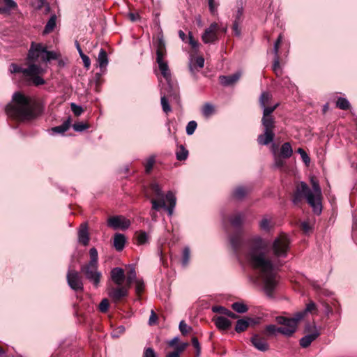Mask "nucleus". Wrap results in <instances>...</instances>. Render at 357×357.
<instances>
[{
  "instance_id": "29",
  "label": "nucleus",
  "mask_w": 357,
  "mask_h": 357,
  "mask_svg": "<svg viewBox=\"0 0 357 357\" xmlns=\"http://www.w3.org/2000/svg\"><path fill=\"white\" fill-rule=\"evenodd\" d=\"M98 66L101 69L105 68L108 65V56L107 52L103 49L101 48L98 56L97 59Z\"/></svg>"
},
{
  "instance_id": "16",
  "label": "nucleus",
  "mask_w": 357,
  "mask_h": 357,
  "mask_svg": "<svg viewBox=\"0 0 357 357\" xmlns=\"http://www.w3.org/2000/svg\"><path fill=\"white\" fill-rule=\"evenodd\" d=\"M218 24L216 22L211 24L210 26L205 29L202 36V41L204 43H213L218 40L217 31Z\"/></svg>"
},
{
  "instance_id": "20",
  "label": "nucleus",
  "mask_w": 357,
  "mask_h": 357,
  "mask_svg": "<svg viewBox=\"0 0 357 357\" xmlns=\"http://www.w3.org/2000/svg\"><path fill=\"white\" fill-rule=\"evenodd\" d=\"M241 73L236 72L229 75H220L219 77V81L222 86H228L233 85L240 79Z\"/></svg>"
},
{
  "instance_id": "34",
  "label": "nucleus",
  "mask_w": 357,
  "mask_h": 357,
  "mask_svg": "<svg viewBox=\"0 0 357 357\" xmlns=\"http://www.w3.org/2000/svg\"><path fill=\"white\" fill-rule=\"evenodd\" d=\"M56 15L55 14H53L51 15L49 20L47 21V22L44 28L43 33L47 34V33L52 32L56 27Z\"/></svg>"
},
{
  "instance_id": "40",
  "label": "nucleus",
  "mask_w": 357,
  "mask_h": 357,
  "mask_svg": "<svg viewBox=\"0 0 357 357\" xmlns=\"http://www.w3.org/2000/svg\"><path fill=\"white\" fill-rule=\"evenodd\" d=\"M336 107L342 110L349 109L351 107L349 100L342 97H339L336 101Z\"/></svg>"
},
{
  "instance_id": "7",
  "label": "nucleus",
  "mask_w": 357,
  "mask_h": 357,
  "mask_svg": "<svg viewBox=\"0 0 357 357\" xmlns=\"http://www.w3.org/2000/svg\"><path fill=\"white\" fill-rule=\"evenodd\" d=\"M165 200L168 203L167 205L165 204V200L158 202L157 199H152L151 203L152 204V210L160 211L161 208L167 210L168 215L172 216L173 215L176 204V197L175 194L169 190L165 194Z\"/></svg>"
},
{
  "instance_id": "14",
  "label": "nucleus",
  "mask_w": 357,
  "mask_h": 357,
  "mask_svg": "<svg viewBox=\"0 0 357 357\" xmlns=\"http://www.w3.org/2000/svg\"><path fill=\"white\" fill-rule=\"evenodd\" d=\"M107 225L114 229H127L130 225V221L121 215H115L109 218L107 220Z\"/></svg>"
},
{
  "instance_id": "52",
  "label": "nucleus",
  "mask_w": 357,
  "mask_h": 357,
  "mask_svg": "<svg viewBox=\"0 0 357 357\" xmlns=\"http://www.w3.org/2000/svg\"><path fill=\"white\" fill-rule=\"evenodd\" d=\"M297 153L301 155V157L304 163L308 165L309 163L310 162V158L307 153L304 151V149H303L302 148H298L297 150Z\"/></svg>"
},
{
  "instance_id": "45",
  "label": "nucleus",
  "mask_w": 357,
  "mask_h": 357,
  "mask_svg": "<svg viewBox=\"0 0 357 357\" xmlns=\"http://www.w3.org/2000/svg\"><path fill=\"white\" fill-rule=\"evenodd\" d=\"M188 346V342H181L173 347L174 350L172 352L173 354H176L178 357H180V355L185 350Z\"/></svg>"
},
{
  "instance_id": "33",
  "label": "nucleus",
  "mask_w": 357,
  "mask_h": 357,
  "mask_svg": "<svg viewBox=\"0 0 357 357\" xmlns=\"http://www.w3.org/2000/svg\"><path fill=\"white\" fill-rule=\"evenodd\" d=\"M195 66L199 68H202L204 66V59L202 56H199L196 59L195 63H190L189 70L193 76H195L196 70L198 71V70L196 69Z\"/></svg>"
},
{
  "instance_id": "10",
  "label": "nucleus",
  "mask_w": 357,
  "mask_h": 357,
  "mask_svg": "<svg viewBox=\"0 0 357 357\" xmlns=\"http://www.w3.org/2000/svg\"><path fill=\"white\" fill-rule=\"evenodd\" d=\"M66 280L71 289L76 292L84 291V281L80 273L75 269L68 268L66 274Z\"/></svg>"
},
{
  "instance_id": "35",
  "label": "nucleus",
  "mask_w": 357,
  "mask_h": 357,
  "mask_svg": "<svg viewBox=\"0 0 357 357\" xmlns=\"http://www.w3.org/2000/svg\"><path fill=\"white\" fill-rule=\"evenodd\" d=\"M248 190L245 187L238 186L233 190L232 197L237 200H241L246 196Z\"/></svg>"
},
{
  "instance_id": "46",
  "label": "nucleus",
  "mask_w": 357,
  "mask_h": 357,
  "mask_svg": "<svg viewBox=\"0 0 357 357\" xmlns=\"http://www.w3.org/2000/svg\"><path fill=\"white\" fill-rule=\"evenodd\" d=\"M197 126V123L195 121H190L188 123L185 128L186 134L188 135H192Z\"/></svg>"
},
{
  "instance_id": "51",
  "label": "nucleus",
  "mask_w": 357,
  "mask_h": 357,
  "mask_svg": "<svg viewBox=\"0 0 357 357\" xmlns=\"http://www.w3.org/2000/svg\"><path fill=\"white\" fill-rule=\"evenodd\" d=\"M135 283V291L137 294L139 295L144 289V283L142 279H137L135 281H134Z\"/></svg>"
},
{
  "instance_id": "2",
  "label": "nucleus",
  "mask_w": 357,
  "mask_h": 357,
  "mask_svg": "<svg viewBox=\"0 0 357 357\" xmlns=\"http://www.w3.org/2000/svg\"><path fill=\"white\" fill-rule=\"evenodd\" d=\"M312 190L305 182L301 181L296 188L291 201L294 205H298L303 198H305L314 214L319 215L323 210L321 189L317 181L312 180Z\"/></svg>"
},
{
  "instance_id": "39",
  "label": "nucleus",
  "mask_w": 357,
  "mask_h": 357,
  "mask_svg": "<svg viewBox=\"0 0 357 357\" xmlns=\"http://www.w3.org/2000/svg\"><path fill=\"white\" fill-rule=\"evenodd\" d=\"M231 308L237 313H245L248 310V307L243 302H235L232 303Z\"/></svg>"
},
{
  "instance_id": "43",
  "label": "nucleus",
  "mask_w": 357,
  "mask_h": 357,
  "mask_svg": "<svg viewBox=\"0 0 357 357\" xmlns=\"http://www.w3.org/2000/svg\"><path fill=\"white\" fill-rule=\"evenodd\" d=\"M137 241L139 245H144L149 242V236L144 231H140L137 235Z\"/></svg>"
},
{
  "instance_id": "55",
  "label": "nucleus",
  "mask_w": 357,
  "mask_h": 357,
  "mask_svg": "<svg viewBox=\"0 0 357 357\" xmlns=\"http://www.w3.org/2000/svg\"><path fill=\"white\" fill-rule=\"evenodd\" d=\"M155 163V157L154 156H150L147 160L146 163L145 165V171L146 173H149L151 169H153V165Z\"/></svg>"
},
{
  "instance_id": "58",
  "label": "nucleus",
  "mask_w": 357,
  "mask_h": 357,
  "mask_svg": "<svg viewBox=\"0 0 357 357\" xmlns=\"http://www.w3.org/2000/svg\"><path fill=\"white\" fill-rule=\"evenodd\" d=\"M243 14V3H241L240 6H238L237 8L236 13L235 15V20L234 22H241Z\"/></svg>"
},
{
  "instance_id": "42",
  "label": "nucleus",
  "mask_w": 357,
  "mask_h": 357,
  "mask_svg": "<svg viewBox=\"0 0 357 357\" xmlns=\"http://www.w3.org/2000/svg\"><path fill=\"white\" fill-rule=\"evenodd\" d=\"M179 149L176 153V159L179 161L185 160L188 156V151L183 145H181Z\"/></svg>"
},
{
  "instance_id": "59",
  "label": "nucleus",
  "mask_w": 357,
  "mask_h": 357,
  "mask_svg": "<svg viewBox=\"0 0 357 357\" xmlns=\"http://www.w3.org/2000/svg\"><path fill=\"white\" fill-rule=\"evenodd\" d=\"M192 344L196 349V357H199L201 353V346L198 339L196 337L192 338Z\"/></svg>"
},
{
  "instance_id": "19",
  "label": "nucleus",
  "mask_w": 357,
  "mask_h": 357,
  "mask_svg": "<svg viewBox=\"0 0 357 357\" xmlns=\"http://www.w3.org/2000/svg\"><path fill=\"white\" fill-rule=\"evenodd\" d=\"M110 277L112 282L116 285L120 286L123 284L126 280V275L124 270L120 267H115L110 271Z\"/></svg>"
},
{
  "instance_id": "47",
  "label": "nucleus",
  "mask_w": 357,
  "mask_h": 357,
  "mask_svg": "<svg viewBox=\"0 0 357 357\" xmlns=\"http://www.w3.org/2000/svg\"><path fill=\"white\" fill-rule=\"evenodd\" d=\"M89 128V125L83 122L75 123L73 128L75 132H82Z\"/></svg>"
},
{
  "instance_id": "41",
  "label": "nucleus",
  "mask_w": 357,
  "mask_h": 357,
  "mask_svg": "<svg viewBox=\"0 0 357 357\" xmlns=\"http://www.w3.org/2000/svg\"><path fill=\"white\" fill-rule=\"evenodd\" d=\"M190 257V248L186 246L183 250L182 253V259H181V264L183 267L187 266L189 263Z\"/></svg>"
},
{
  "instance_id": "23",
  "label": "nucleus",
  "mask_w": 357,
  "mask_h": 357,
  "mask_svg": "<svg viewBox=\"0 0 357 357\" xmlns=\"http://www.w3.org/2000/svg\"><path fill=\"white\" fill-rule=\"evenodd\" d=\"M245 219V214L243 212H237L229 218V222L236 229H241Z\"/></svg>"
},
{
  "instance_id": "63",
  "label": "nucleus",
  "mask_w": 357,
  "mask_h": 357,
  "mask_svg": "<svg viewBox=\"0 0 357 357\" xmlns=\"http://www.w3.org/2000/svg\"><path fill=\"white\" fill-rule=\"evenodd\" d=\"M301 227L305 234H307L312 230V227L307 222H301Z\"/></svg>"
},
{
  "instance_id": "48",
  "label": "nucleus",
  "mask_w": 357,
  "mask_h": 357,
  "mask_svg": "<svg viewBox=\"0 0 357 357\" xmlns=\"http://www.w3.org/2000/svg\"><path fill=\"white\" fill-rule=\"evenodd\" d=\"M178 328L181 334L183 335L188 334L192 329L191 326L187 325L184 320L180 321Z\"/></svg>"
},
{
  "instance_id": "64",
  "label": "nucleus",
  "mask_w": 357,
  "mask_h": 357,
  "mask_svg": "<svg viewBox=\"0 0 357 357\" xmlns=\"http://www.w3.org/2000/svg\"><path fill=\"white\" fill-rule=\"evenodd\" d=\"M81 59L83 61V63H84V66L89 69L90 66H91V60H90V58L86 55L85 54H82L81 55Z\"/></svg>"
},
{
  "instance_id": "61",
  "label": "nucleus",
  "mask_w": 357,
  "mask_h": 357,
  "mask_svg": "<svg viewBox=\"0 0 357 357\" xmlns=\"http://www.w3.org/2000/svg\"><path fill=\"white\" fill-rule=\"evenodd\" d=\"M211 310L213 312L225 314L227 309L221 305H214L212 307Z\"/></svg>"
},
{
  "instance_id": "21",
  "label": "nucleus",
  "mask_w": 357,
  "mask_h": 357,
  "mask_svg": "<svg viewBox=\"0 0 357 357\" xmlns=\"http://www.w3.org/2000/svg\"><path fill=\"white\" fill-rule=\"evenodd\" d=\"M89 240L87 224L83 223L80 225L78 231V241L83 245H87Z\"/></svg>"
},
{
  "instance_id": "13",
  "label": "nucleus",
  "mask_w": 357,
  "mask_h": 357,
  "mask_svg": "<svg viewBox=\"0 0 357 357\" xmlns=\"http://www.w3.org/2000/svg\"><path fill=\"white\" fill-rule=\"evenodd\" d=\"M44 52L45 47L40 43H31L26 56L27 63H34L37 61L40 57L42 59V55L44 54Z\"/></svg>"
},
{
  "instance_id": "4",
  "label": "nucleus",
  "mask_w": 357,
  "mask_h": 357,
  "mask_svg": "<svg viewBox=\"0 0 357 357\" xmlns=\"http://www.w3.org/2000/svg\"><path fill=\"white\" fill-rule=\"evenodd\" d=\"M13 104H8L6 107L8 116L20 121H31L36 117L28 97L20 92H15L13 95Z\"/></svg>"
},
{
  "instance_id": "27",
  "label": "nucleus",
  "mask_w": 357,
  "mask_h": 357,
  "mask_svg": "<svg viewBox=\"0 0 357 357\" xmlns=\"http://www.w3.org/2000/svg\"><path fill=\"white\" fill-rule=\"evenodd\" d=\"M126 244V236L123 234L117 233L114 237V247L117 251L123 250Z\"/></svg>"
},
{
  "instance_id": "44",
  "label": "nucleus",
  "mask_w": 357,
  "mask_h": 357,
  "mask_svg": "<svg viewBox=\"0 0 357 357\" xmlns=\"http://www.w3.org/2000/svg\"><path fill=\"white\" fill-rule=\"evenodd\" d=\"M90 261L87 263L98 264V250L95 248H91L89 250Z\"/></svg>"
},
{
  "instance_id": "9",
  "label": "nucleus",
  "mask_w": 357,
  "mask_h": 357,
  "mask_svg": "<svg viewBox=\"0 0 357 357\" xmlns=\"http://www.w3.org/2000/svg\"><path fill=\"white\" fill-rule=\"evenodd\" d=\"M306 313L304 310L296 312L293 317L289 318L283 316H278L275 317V321L280 325L286 326L289 330L291 331V336L296 333L298 322L302 320Z\"/></svg>"
},
{
  "instance_id": "17",
  "label": "nucleus",
  "mask_w": 357,
  "mask_h": 357,
  "mask_svg": "<svg viewBox=\"0 0 357 357\" xmlns=\"http://www.w3.org/2000/svg\"><path fill=\"white\" fill-rule=\"evenodd\" d=\"M290 330H289L288 327L286 326L277 327L274 324L267 325L264 331V334L267 336H273L276 335L277 333H281L285 337H291Z\"/></svg>"
},
{
  "instance_id": "18",
  "label": "nucleus",
  "mask_w": 357,
  "mask_h": 357,
  "mask_svg": "<svg viewBox=\"0 0 357 357\" xmlns=\"http://www.w3.org/2000/svg\"><path fill=\"white\" fill-rule=\"evenodd\" d=\"M250 342L252 346L260 351L265 352L269 349L266 339L259 334H254L250 338Z\"/></svg>"
},
{
  "instance_id": "36",
  "label": "nucleus",
  "mask_w": 357,
  "mask_h": 357,
  "mask_svg": "<svg viewBox=\"0 0 357 357\" xmlns=\"http://www.w3.org/2000/svg\"><path fill=\"white\" fill-rule=\"evenodd\" d=\"M215 113V107L210 102H206L202 108V114L205 118L211 117Z\"/></svg>"
},
{
  "instance_id": "62",
  "label": "nucleus",
  "mask_w": 357,
  "mask_h": 357,
  "mask_svg": "<svg viewBox=\"0 0 357 357\" xmlns=\"http://www.w3.org/2000/svg\"><path fill=\"white\" fill-rule=\"evenodd\" d=\"M158 321V315L156 313L152 310L151 312V314L149 319V324L150 326H153L157 324Z\"/></svg>"
},
{
  "instance_id": "8",
  "label": "nucleus",
  "mask_w": 357,
  "mask_h": 357,
  "mask_svg": "<svg viewBox=\"0 0 357 357\" xmlns=\"http://www.w3.org/2000/svg\"><path fill=\"white\" fill-rule=\"evenodd\" d=\"M10 73H21L26 77H31L36 75H42L45 70L40 65L34 63H28L27 68H22L16 63H11L9 67Z\"/></svg>"
},
{
  "instance_id": "3",
  "label": "nucleus",
  "mask_w": 357,
  "mask_h": 357,
  "mask_svg": "<svg viewBox=\"0 0 357 357\" xmlns=\"http://www.w3.org/2000/svg\"><path fill=\"white\" fill-rule=\"evenodd\" d=\"M271 98L272 96L266 91L262 92L259 97V105L263 109L261 125L264 127V132L257 137V142L259 145L266 146L274 140L273 130L275 127V121L271 114L279 106V104L276 103L273 106L268 107L267 105Z\"/></svg>"
},
{
  "instance_id": "6",
  "label": "nucleus",
  "mask_w": 357,
  "mask_h": 357,
  "mask_svg": "<svg viewBox=\"0 0 357 357\" xmlns=\"http://www.w3.org/2000/svg\"><path fill=\"white\" fill-rule=\"evenodd\" d=\"M80 273L95 288L99 287L102 273L98 270V264L85 263L80 266Z\"/></svg>"
},
{
  "instance_id": "57",
  "label": "nucleus",
  "mask_w": 357,
  "mask_h": 357,
  "mask_svg": "<svg viewBox=\"0 0 357 357\" xmlns=\"http://www.w3.org/2000/svg\"><path fill=\"white\" fill-rule=\"evenodd\" d=\"M209 10L212 15H215L218 12V6L219 4L215 2V0L208 1Z\"/></svg>"
},
{
  "instance_id": "56",
  "label": "nucleus",
  "mask_w": 357,
  "mask_h": 357,
  "mask_svg": "<svg viewBox=\"0 0 357 357\" xmlns=\"http://www.w3.org/2000/svg\"><path fill=\"white\" fill-rule=\"evenodd\" d=\"M70 107H71V110L73 112V114L77 116L81 115L82 113L83 112V108L81 106L77 105L74 102L70 104Z\"/></svg>"
},
{
  "instance_id": "50",
  "label": "nucleus",
  "mask_w": 357,
  "mask_h": 357,
  "mask_svg": "<svg viewBox=\"0 0 357 357\" xmlns=\"http://www.w3.org/2000/svg\"><path fill=\"white\" fill-rule=\"evenodd\" d=\"M285 162L280 155H275L274 158L273 167L282 169L284 166Z\"/></svg>"
},
{
  "instance_id": "11",
  "label": "nucleus",
  "mask_w": 357,
  "mask_h": 357,
  "mask_svg": "<svg viewBox=\"0 0 357 357\" xmlns=\"http://www.w3.org/2000/svg\"><path fill=\"white\" fill-rule=\"evenodd\" d=\"M311 328H313L312 332L310 334L305 335L299 340L300 345L303 348H307L311 343L320 335V333L317 328V326L315 325L312 326L310 323L305 325V331H310Z\"/></svg>"
},
{
  "instance_id": "32",
  "label": "nucleus",
  "mask_w": 357,
  "mask_h": 357,
  "mask_svg": "<svg viewBox=\"0 0 357 357\" xmlns=\"http://www.w3.org/2000/svg\"><path fill=\"white\" fill-rule=\"evenodd\" d=\"M150 188L155 196L158 199V202H161L162 200L165 201V195L162 190V188L157 183H152L150 185Z\"/></svg>"
},
{
  "instance_id": "24",
  "label": "nucleus",
  "mask_w": 357,
  "mask_h": 357,
  "mask_svg": "<svg viewBox=\"0 0 357 357\" xmlns=\"http://www.w3.org/2000/svg\"><path fill=\"white\" fill-rule=\"evenodd\" d=\"M255 323L252 318L247 317L243 319H239L235 326V331L237 333H241L245 331L250 325V324Z\"/></svg>"
},
{
  "instance_id": "53",
  "label": "nucleus",
  "mask_w": 357,
  "mask_h": 357,
  "mask_svg": "<svg viewBox=\"0 0 357 357\" xmlns=\"http://www.w3.org/2000/svg\"><path fill=\"white\" fill-rule=\"evenodd\" d=\"M109 304L107 298H103L99 304L98 309L101 312H107L109 308Z\"/></svg>"
},
{
  "instance_id": "26",
  "label": "nucleus",
  "mask_w": 357,
  "mask_h": 357,
  "mask_svg": "<svg viewBox=\"0 0 357 357\" xmlns=\"http://www.w3.org/2000/svg\"><path fill=\"white\" fill-rule=\"evenodd\" d=\"M70 123L71 118L68 117L61 125L52 128L50 131L52 135L63 134L69 129Z\"/></svg>"
},
{
  "instance_id": "49",
  "label": "nucleus",
  "mask_w": 357,
  "mask_h": 357,
  "mask_svg": "<svg viewBox=\"0 0 357 357\" xmlns=\"http://www.w3.org/2000/svg\"><path fill=\"white\" fill-rule=\"evenodd\" d=\"M29 80L36 86L43 85L45 83V79L40 75L31 77L29 78Z\"/></svg>"
},
{
  "instance_id": "30",
  "label": "nucleus",
  "mask_w": 357,
  "mask_h": 357,
  "mask_svg": "<svg viewBox=\"0 0 357 357\" xmlns=\"http://www.w3.org/2000/svg\"><path fill=\"white\" fill-rule=\"evenodd\" d=\"M259 227L261 231L266 232L270 231L271 228L273 227L271 222V218H269L268 215L264 216L259 223Z\"/></svg>"
},
{
  "instance_id": "5",
  "label": "nucleus",
  "mask_w": 357,
  "mask_h": 357,
  "mask_svg": "<svg viewBox=\"0 0 357 357\" xmlns=\"http://www.w3.org/2000/svg\"><path fill=\"white\" fill-rule=\"evenodd\" d=\"M165 42L162 38H159L156 42V62L158 64L159 70L167 82V86L165 89L169 96H177V84L172 80V75L167 62L164 61L166 56Z\"/></svg>"
},
{
  "instance_id": "37",
  "label": "nucleus",
  "mask_w": 357,
  "mask_h": 357,
  "mask_svg": "<svg viewBox=\"0 0 357 357\" xmlns=\"http://www.w3.org/2000/svg\"><path fill=\"white\" fill-rule=\"evenodd\" d=\"M59 55L55 52L54 51H49L47 50V47H45V52L44 54L42 55V61L43 62H49L51 60L58 59Z\"/></svg>"
},
{
  "instance_id": "31",
  "label": "nucleus",
  "mask_w": 357,
  "mask_h": 357,
  "mask_svg": "<svg viewBox=\"0 0 357 357\" xmlns=\"http://www.w3.org/2000/svg\"><path fill=\"white\" fill-rule=\"evenodd\" d=\"M293 154L291 145L289 142H284L280 148V155L283 158H289Z\"/></svg>"
},
{
  "instance_id": "25",
  "label": "nucleus",
  "mask_w": 357,
  "mask_h": 357,
  "mask_svg": "<svg viewBox=\"0 0 357 357\" xmlns=\"http://www.w3.org/2000/svg\"><path fill=\"white\" fill-rule=\"evenodd\" d=\"M164 91V92L162 91H161V94L163 93V95L161 96V100H160V102H161V105H162V110L165 112V113H168L169 112L172 111V108L169 104V101L166 97V95L169 96V97H172L174 98V99H177L178 96V88L177 87V96L175 98L174 96H169L167 94V91L165 89V87L163 88L162 89Z\"/></svg>"
},
{
  "instance_id": "22",
  "label": "nucleus",
  "mask_w": 357,
  "mask_h": 357,
  "mask_svg": "<svg viewBox=\"0 0 357 357\" xmlns=\"http://www.w3.org/2000/svg\"><path fill=\"white\" fill-rule=\"evenodd\" d=\"M213 321L215 326L221 331H227L231 326V321L223 316L213 318Z\"/></svg>"
},
{
  "instance_id": "28",
  "label": "nucleus",
  "mask_w": 357,
  "mask_h": 357,
  "mask_svg": "<svg viewBox=\"0 0 357 357\" xmlns=\"http://www.w3.org/2000/svg\"><path fill=\"white\" fill-rule=\"evenodd\" d=\"M137 279L135 266L133 264L129 265V271L127 272V275L126 276V284L128 287H131L134 281Z\"/></svg>"
},
{
  "instance_id": "15",
  "label": "nucleus",
  "mask_w": 357,
  "mask_h": 357,
  "mask_svg": "<svg viewBox=\"0 0 357 357\" xmlns=\"http://www.w3.org/2000/svg\"><path fill=\"white\" fill-rule=\"evenodd\" d=\"M229 240L234 254L238 257L243 253L242 248L245 243L241 234L236 233L230 235Z\"/></svg>"
},
{
  "instance_id": "12",
  "label": "nucleus",
  "mask_w": 357,
  "mask_h": 357,
  "mask_svg": "<svg viewBox=\"0 0 357 357\" xmlns=\"http://www.w3.org/2000/svg\"><path fill=\"white\" fill-rule=\"evenodd\" d=\"M130 288V287H128L126 284L116 287H109L108 289V296L114 302H119L128 296Z\"/></svg>"
},
{
  "instance_id": "60",
  "label": "nucleus",
  "mask_w": 357,
  "mask_h": 357,
  "mask_svg": "<svg viewBox=\"0 0 357 357\" xmlns=\"http://www.w3.org/2000/svg\"><path fill=\"white\" fill-rule=\"evenodd\" d=\"M143 357H157V356L153 349L148 347L144 349Z\"/></svg>"
},
{
  "instance_id": "1",
  "label": "nucleus",
  "mask_w": 357,
  "mask_h": 357,
  "mask_svg": "<svg viewBox=\"0 0 357 357\" xmlns=\"http://www.w3.org/2000/svg\"><path fill=\"white\" fill-rule=\"evenodd\" d=\"M247 244L246 259L253 268L260 272L266 294L273 297L278 284L277 272L283 265L282 259L287 257L290 242L287 237L279 236L268 249L266 241L256 236L249 239Z\"/></svg>"
},
{
  "instance_id": "38",
  "label": "nucleus",
  "mask_w": 357,
  "mask_h": 357,
  "mask_svg": "<svg viewBox=\"0 0 357 357\" xmlns=\"http://www.w3.org/2000/svg\"><path fill=\"white\" fill-rule=\"evenodd\" d=\"M4 6L1 7L3 9V14H9L11 10L17 8V4L14 0H3Z\"/></svg>"
},
{
  "instance_id": "54",
  "label": "nucleus",
  "mask_w": 357,
  "mask_h": 357,
  "mask_svg": "<svg viewBox=\"0 0 357 357\" xmlns=\"http://www.w3.org/2000/svg\"><path fill=\"white\" fill-rule=\"evenodd\" d=\"M273 70L276 74L277 76L282 73V70L280 68V59L279 56H275L273 64Z\"/></svg>"
}]
</instances>
